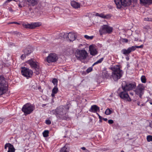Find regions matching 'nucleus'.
<instances>
[{
	"label": "nucleus",
	"mask_w": 152,
	"mask_h": 152,
	"mask_svg": "<svg viewBox=\"0 0 152 152\" xmlns=\"http://www.w3.org/2000/svg\"><path fill=\"white\" fill-rule=\"evenodd\" d=\"M127 91H123L121 92L119 94V96L122 99L127 100L129 101H131V99L129 97L128 93L127 92Z\"/></svg>",
	"instance_id": "4468645a"
},
{
	"label": "nucleus",
	"mask_w": 152,
	"mask_h": 152,
	"mask_svg": "<svg viewBox=\"0 0 152 152\" xmlns=\"http://www.w3.org/2000/svg\"><path fill=\"white\" fill-rule=\"evenodd\" d=\"M69 107L66 106H60L57 108L55 110H53L51 113H55L56 115L58 120H66L67 116L66 115Z\"/></svg>",
	"instance_id": "f257e3e1"
},
{
	"label": "nucleus",
	"mask_w": 152,
	"mask_h": 152,
	"mask_svg": "<svg viewBox=\"0 0 152 152\" xmlns=\"http://www.w3.org/2000/svg\"><path fill=\"white\" fill-rule=\"evenodd\" d=\"M55 94H54V93H53V92H52V94H51V96H52V97H54V96H55Z\"/></svg>",
	"instance_id": "603ef678"
},
{
	"label": "nucleus",
	"mask_w": 152,
	"mask_h": 152,
	"mask_svg": "<svg viewBox=\"0 0 152 152\" xmlns=\"http://www.w3.org/2000/svg\"><path fill=\"white\" fill-rule=\"evenodd\" d=\"M34 109V107L30 103H27L23 105L22 110L25 115H26L31 113Z\"/></svg>",
	"instance_id": "0eeeda50"
},
{
	"label": "nucleus",
	"mask_w": 152,
	"mask_h": 152,
	"mask_svg": "<svg viewBox=\"0 0 152 152\" xmlns=\"http://www.w3.org/2000/svg\"><path fill=\"white\" fill-rule=\"evenodd\" d=\"M84 37L85 38H93L94 36H89L87 35H85L84 36Z\"/></svg>",
	"instance_id": "a19ab883"
},
{
	"label": "nucleus",
	"mask_w": 152,
	"mask_h": 152,
	"mask_svg": "<svg viewBox=\"0 0 152 152\" xmlns=\"http://www.w3.org/2000/svg\"><path fill=\"white\" fill-rule=\"evenodd\" d=\"M113 121L112 120H109L108 121V123L110 124H112L113 123Z\"/></svg>",
	"instance_id": "37998d69"
},
{
	"label": "nucleus",
	"mask_w": 152,
	"mask_h": 152,
	"mask_svg": "<svg viewBox=\"0 0 152 152\" xmlns=\"http://www.w3.org/2000/svg\"><path fill=\"white\" fill-rule=\"evenodd\" d=\"M71 4L73 8L75 9H77L80 7V4L75 1H71Z\"/></svg>",
	"instance_id": "4be33fe9"
},
{
	"label": "nucleus",
	"mask_w": 152,
	"mask_h": 152,
	"mask_svg": "<svg viewBox=\"0 0 152 152\" xmlns=\"http://www.w3.org/2000/svg\"><path fill=\"white\" fill-rule=\"evenodd\" d=\"M67 35V33H65L63 32L60 33L58 34V37L61 38H67L66 35Z\"/></svg>",
	"instance_id": "a878e982"
},
{
	"label": "nucleus",
	"mask_w": 152,
	"mask_h": 152,
	"mask_svg": "<svg viewBox=\"0 0 152 152\" xmlns=\"http://www.w3.org/2000/svg\"><path fill=\"white\" fill-rule=\"evenodd\" d=\"M6 85L4 77L3 76H0V95L3 94L6 92Z\"/></svg>",
	"instance_id": "6e6552de"
},
{
	"label": "nucleus",
	"mask_w": 152,
	"mask_h": 152,
	"mask_svg": "<svg viewBox=\"0 0 152 152\" xmlns=\"http://www.w3.org/2000/svg\"><path fill=\"white\" fill-rule=\"evenodd\" d=\"M140 3L143 5H145L148 4H151L152 0H140Z\"/></svg>",
	"instance_id": "5701e85b"
},
{
	"label": "nucleus",
	"mask_w": 152,
	"mask_h": 152,
	"mask_svg": "<svg viewBox=\"0 0 152 152\" xmlns=\"http://www.w3.org/2000/svg\"><path fill=\"white\" fill-rule=\"evenodd\" d=\"M143 47V44H142L140 46H134L132 47H129L127 49H123L121 50V52L124 55H127L131 52L135 50L136 48H142Z\"/></svg>",
	"instance_id": "9b49d317"
},
{
	"label": "nucleus",
	"mask_w": 152,
	"mask_h": 152,
	"mask_svg": "<svg viewBox=\"0 0 152 152\" xmlns=\"http://www.w3.org/2000/svg\"><path fill=\"white\" fill-rule=\"evenodd\" d=\"M75 56L78 60H85L88 56V53L85 50H77L75 53Z\"/></svg>",
	"instance_id": "20e7f679"
},
{
	"label": "nucleus",
	"mask_w": 152,
	"mask_h": 152,
	"mask_svg": "<svg viewBox=\"0 0 152 152\" xmlns=\"http://www.w3.org/2000/svg\"><path fill=\"white\" fill-rule=\"evenodd\" d=\"M123 91H129L134 89L136 87V83L134 82L123 81L122 83Z\"/></svg>",
	"instance_id": "7ed1b4c3"
},
{
	"label": "nucleus",
	"mask_w": 152,
	"mask_h": 152,
	"mask_svg": "<svg viewBox=\"0 0 152 152\" xmlns=\"http://www.w3.org/2000/svg\"><path fill=\"white\" fill-rule=\"evenodd\" d=\"M113 71L112 75V77L114 81H117L120 78L123 74L122 71L120 69L119 66H115L112 68Z\"/></svg>",
	"instance_id": "f03ea898"
},
{
	"label": "nucleus",
	"mask_w": 152,
	"mask_h": 152,
	"mask_svg": "<svg viewBox=\"0 0 152 152\" xmlns=\"http://www.w3.org/2000/svg\"><path fill=\"white\" fill-rule=\"evenodd\" d=\"M141 81L142 83H146V79L145 76L144 75L142 76L141 78Z\"/></svg>",
	"instance_id": "f704fd0d"
},
{
	"label": "nucleus",
	"mask_w": 152,
	"mask_h": 152,
	"mask_svg": "<svg viewBox=\"0 0 152 152\" xmlns=\"http://www.w3.org/2000/svg\"><path fill=\"white\" fill-rule=\"evenodd\" d=\"M146 138L148 141H152V136L148 135L147 136Z\"/></svg>",
	"instance_id": "e433bc0d"
},
{
	"label": "nucleus",
	"mask_w": 152,
	"mask_h": 152,
	"mask_svg": "<svg viewBox=\"0 0 152 152\" xmlns=\"http://www.w3.org/2000/svg\"><path fill=\"white\" fill-rule=\"evenodd\" d=\"M14 35H16L17 37H23L22 36V34L20 33L17 32H15L14 33Z\"/></svg>",
	"instance_id": "c756f323"
},
{
	"label": "nucleus",
	"mask_w": 152,
	"mask_h": 152,
	"mask_svg": "<svg viewBox=\"0 0 152 152\" xmlns=\"http://www.w3.org/2000/svg\"><path fill=\"white\" fill-rule=\"evenodd\" d=\"M3 121V119L1 118H0V123H2Z\"/></svg>",
	"instance_id": "3c124183"
},
{
	"label": "nucleus",
	"mask_w": 152,
	"mask_h": 152,
	"mask_svg": "<svg viewBox=\"0 0 152 152\" xmlns=\"http://www.w3.org/2000/svg\"><path fill=\"white\" fill-rule=\"evenodd\" d=\"M9 23L10 24H17L18 25H19L20 24L19 23L17 22H11L10 23Z\"/></svg>",
	"instance_id": "a18cd8bd"
},
{
	"label": "nucleus",
	"mask_w": 152,
	"mask_h": 152,
	"mask_svg": "<svg viewBox=\"0 0 152 152\" xmlns=\"http://www.w3.org/2000/svg\"><path fill=\"white\" fill-rule=\"evenodd\" d=\"M32 52V48L31 47L29 46L23 50L24 53L28 56Z\"/></svg>",
	"instance_id": "aec40b11"
},
{
	"label": "nucleus",
	"mask_w": 152,
	"mask_h": 152,
	"mask_svg": "<svg viewBox=\"0 0 152 152\" xmlns=\"http://www.w3.org/2000/svg\"><path fill=\"white\" fill-rule=\"evenodd\" d=\"M26 54H25L24 53V54H22L21 56V59H22V60H23L26 57Z\"/></svg>",
	"instance_id": "ea45409f"
},
{
	"label": "nucleus",
	"mask_w": 152,
	"mask_h": 152,
	"mask_svg": "<svg viewBox=\"0 0 152 152\" xmlns=\"http://www.w3.org/2000/svg\"><path fill=\"white\" fill-rule=\"evenodd\" d=\"M134 41L137 42L138 44H141L144 42L145 41V39L142 40L140 39H135Z\"/></svg>",
	"instance_id": "cd10ccee"
},
{
	"label": "nucleus",
	"mask_w": 152,
	"mask_h": 152,
	"mask_svg": "<svg viewBox=\"0 0 152 152\" xmlns=\"http://www.w3.org/2000/svg\"><path fill=\"white\" fill-rule=\"evenodd\" d=\"M137 104L138 105V106H139L140 105V102H137Z\"/></svg>",
	"instance_id": "bf43d9fd"
},
{
	"label": "nucleus",
	"mask_w": 152,
	"mask_h": 152,
	"mask_svg": "<svg viewBox=\"0 0 152 152\" xmlns=\"http://www.w3.org/2000/svg\"><path fill=\"white\" fill-rule=\"evenodd\" d=\"M52 83H53L55 86H57L58 80L56 78H54L52 80Z\"/></svg>",
	"instance_id": "c9c22d12"
},
{
	"label": "nucleus",
	"mask_w": 152,
	"mask_h": 152,
	"mask_svg": "<svg viewBox=\"0 0 152 152\" xmlns=\"http://www.w3.org/2000/svg\"><path fill=\"white\" fill-rule=\"evenodd\" d=\"M130 94H132V95H133V94L132 93H130Z\"/></svg>",
	"instance_id": "0e129e2a"
},
{
	"label": "nucleus",
	"mask_w": 152,
	"mask_h": 152,
	"mask_svg": "<svg viewBox=\"0 0 152 152\" xmlns=\"http://www.w3.org/2000/svg\"><path fill=\"white\" fill-rule=\"evenodd\" d=\"M41 24L39 23H33L31 24H23L26 28L31 29H33L36 27L39 26Z\"/></svg>",
	"instance_id": "2eb2a0df"
},
{
	"label": "nucleus",
	"mask_w": 152,
	"mask_h": 152,
	"mask_svg": "<svg viewBox=\"0 0 152 152\" xmlns=\"http://www.w3.org/2000/svg\"><path fill=\"white\" fill-rule=\"evenodd\" d=\"M27 63L29 64L32 69L35 70V73L37 75L39 74L40 69L39 65L38 62L36 61L31 59L27 61Z\"/></svg>",
	"instance_id": "423d86ee"
},
{
	"label": "nucleus",
	"mask_w": 152,
	"mask_h": 152,
	"mask_svg": "<svg viewBox=\"0 0 152 152\" xmlns=\"http://www.w3.org/2000/svg\"><path fill=\"white\" fill-rule=\"evenodd\" d=\"M97 115H98V116H99H99H100L99 115L98 113H96Z\"/></svg>",
	"instance_id": "e2e57ef3"
},
{
	"label": "nucleus",
	"mask_w": 152,
	"mask_h": 152,
	"mask_svg": "<svg viewBox=\"0 0 152 152\" xmlns=\"http://www.w3.org/2000/svg\"><path fill=\"white\" fill-rule=\"evenodd\" d=\"M114 1L118 9L121 8L122 6L124 7L129 6L132 3L131 0H114Z\"/></svg>",
	"instance_id": "39448f33"
},
{
	"label": "nucleus",
	"mask_w": 152,
	"mask_h": 152,
	"mask_svg": "<svg viewBox=\"0 0 152 152\" xmlns=\"http://www.w3.org/2000/svg\"><path fill=\"white\" fill-rule=\"evenodd\" d=\"M46 123L48 124H51V122L49 120H46Z\"/></svg>",
	"instance_id": "c03bdc74"
},
{
	"label": "nucleus",
	"mask_w": 152,
	"mask_h": 152,
	"mask_svg": "<svg viewBox=\"0 0 152 152\" xmlns=\"http://www.w3.org/2000/svg\"><path fill=\"white\" fill-rule=\"evenodd\" d=\"M73 40L71 39H68L67 40V41L69 42H72V41L75 40V39H72Z\"/></svg>",
	"instance_id": "de8ad7c7"
},
{
	"label": "nucleus",
	"mask_w": 152,
	"mask_h": 152,
	"mask_svg": "<svg viewBox=\"0 0 152 152\" xmlns=\"http://www.w3.org/2000/svg\"><path fill=\"white\" fill-rule=\"evenodd\" d=\"M145 20H146V21H152V18H145Z\"/></svg>",
	"instance_id": "49530a36"
},
{
	"label": "nucleus",
	"mask_w": 152,
	"mask_h": 152,
	"mask_svg": "<svg viewBox=\"0 0 152 152\" xmlns=\"http://www.w3.org/2000/svg\"><path fill=\"white\" fill-rule=\"evenodd\" d=\"M143 106V104H142L141 105H140V106Z\"/></svg>",
	"instance_id": "69168bd1"
},
{
	"label": "nucleus",
	"mask_w": 152,
	"mask_h": 152,
	"mask_svg": "<svg viewBox=\"0 0 152 152\" xmlns=\"http://www.w3.org/2000/svg\"><path fill=\"white\" fill-rule=\"evenodd\" d=\"M28 5L34 6L36 5L38 3V0H27Z\"/></svg>",
	"instance_id": "6ab92c4d"
},
{
	"label": "nucleus",
	"mask_w": 152,
	"mask_h": 152,
	"mask_svg": "<svg viewBox=\"0 0 152 152\" xmlns=\"http://www.w3.org/2000/svg\"><path fill=\"white\" fill-rule=\"evenodd\" d=\"M103 119L105 121H107V118H103Z\"/></svg>",
	"instance_id": "864d4df0"
},
{
	"label": "nucleus",
	"mask_w": 152,
	"mask_h": 152,
	"mask_svg": "<svg viewBox=\"0 0 152 152\" xmlns=\"http://www.w3.org/2000/svg\"><path fill=\"white\" fill-rule=\"evenodd\" d=\"M32 89L33 90H37L38 89L39 90L41 89V87L38 85L37 83H35L32 86Z\"/></svg>",
	"instance_id": "bb28decb"
},
{
	"label": "nucleus",
	"mask_w": 152,
	"mask_h": 152,
	"mask_svg": "<svg viewBox=\"0 0 152 152\" xmlns=\"http://www.w3.org/2000/svg\"><path fill=\"white\" fill-rule=\"evenodd\" d=\"M8 9L11 12H13L14 11L12 9V8L11 7L9 8Z\"/></svg>",
	"instance_id": "09e8293b"
},
{
	"label": "nucleus",
	"mask_w": 152,
	"mask_h": 152,
	"mask_svg": "<svg viewBox=\"0 0 152 152\" xmlns=\"http://www.w3.org/2000/svg\"><path fill=\"white\" fill-rule=\"evenodd\" d=\"M102 75L103 77L107 78L109 77L110 74L107 71L104 70L102 73Z\"/></svg>",
	"instance_id": "b1692460"
},
{
	"label": "nucleus",
	"mask_w": 152,
	"mask_h": 152,
	"mask_svg": "<svg viewBox=\"0 0 152 152\" xmlns=\"http://www.w3.org/2000/svg\"><path fill=\"white\" fill-rule=\"evenodd\" d=\"M69 148L68 147H66L65 145L64 147L62 148L60 151V152H69Z\"/></svg>",
	"instance_id": "393cba45"
},
{
	"label": "nucleus",
	"mask_w": 152,
	"mask_h": 152,
	"mask_svg": "<svg viewBox=\"0 0 152 152\" xmlns=\"http://www.w3.org/2000/svg\"><path fill=\"white\" fill-rule=\"evenodd\" d=\"M128 40L126 39H120V42L121 44H123L124 43H127Z\"/></svg>",
	"instance_id": "c85d7f7f"
},
{
	"label": "nucleus",
	"mask_w": 152,
	"mask_h": 152,
	"mask_svg": "<svg viewBox=\"0 0 152 152\" xmlns=\"http://www.w3.org/2000/svg\"><path fill=\"white\" fill-rule=\"evenodd\" d=\"M67 38H76L79 37L77 35L76 33L73 32H70L69 33H67L66 35Z\"/></svg>",
	"instance_id": "412c9836"
},
{
	"label": "nucleus",
	"mask_w": 152,
	"mask_h": 152,
	"mask_svg": "<svg viewBox=\"0 0 152 152\" xmlns=\"http://www.w3.org/2000/svg\"><path fill=\"white\" fill-rule=\"evenodd\" d=\"M121 152H124V151H121Z\"/></svg>",
	"instance_id": "774afa93"
},
{
	"label": "nucleus",
	"mask_w": 152,
	"mask_h": 152,
	"mask_svg": "<svg viewBox=\"0 0 152 152\" xmlns=\"http://www.w3.org/2000/svg\"><path fill=\"white\" fill-rule=\"evenodd\" d=\"M113 28L107 25H104L102 26L99 30L100 35L106 33L110 34L113 31Z\"/></svg>",
	"instance_id": "9d476101"
},
{
	"label": "nucleus",
	"mask_w": 152,
	"mask_h": 152,
	"mask_svg": "<svg viewBox=\"0 0 152 152\" xmlns=\"http://www.w3.org/2000/svg\"><path fill=\"white\" fill-rule=\"evenodd\" d=\"M89 50L91 55L94 56L97 54V52L96 48L93 45H90L89 47Z\"/></svg>",
	"instance_id": "a211bd4d"
},
{
	"label": "nucleus",
	"mask_w": 152,
	"mask_h": 152,
	"mask_svg": "<svg viewBox=\"0 0 152 152\" xmlns=\"http://www.w3.org/2000/svg\"><path fill=\"white\" fill-rule=\"evenodd\" d=\"M103 58H101L99 59L96 62L94 63L92 65V66H94V65L96 64H97L100 63L103 61Z\"/></svg>",
	"instance_id": "473e14b6"
},
{
	"label": "nucleus",
	"mask_w": 152,
	"mask_h": 152,
	"mask_svg": "<svg viewBox=\"0 0 152 152\" xmlns=\"http://www.w3.org/2000/svg\"><path fill=\"white\" fill-rule=\"evenodd\" d=\"M112 113V111L109 109L107 108L105 112V113L107 115H109Z\"/></svg>",
	"instance_id": "2f4dec72"
},
{
	"label": "nucleus",
	"mask_w": 152,
	"mask_h": 152,
	"mask_svg": "<svg viewBox=\"0 0 152 152\" xmlns=\"http://www.w3.org/2000/svg\"><path fill=\"white\" fill-rule=\"evenodd\" d=\"M58 88L57 86H55L54 87L53 89L52 90V92L54 93V94H56L58 92Z\"/></svg>",
	"instance_id": "72a5a7b5"
},
{
	"label": "nucleus",
	"mask_w": 152,
	"mask_h": 152,
	"mask_svg": "<svg viewBox=\"0 0 152 152\" xmlns=\"http://www.w3.org/2000/svg\"><path fill=\"white\" fill-rule=\"evenodd\" d=\"M58 59L57 55L55 53L50 54L47 58V61L51 63L56 61Z\"/></svg>",
	"instance_id": "ddd939ff"
},
{
	"label": "nucleus",
	"mask_w": 152,
	"mask_h": 152,
	"mask_svg": "<svg viewBox=\"0 0 152 152\" xmlns=\"http://www.w3.org/2000/svg\"><path fill=\"white\" fill-rule=\"evenodd\" d=\"M99 121L100 122H102V119H99Z\"/></svg>",
	"instance_id": "680f3d73"
},
{
	"label": "nucleus",
	"mask_w": 152,
	"mask_h": 152,
	"mask_svg": "<svg viewBox=\"0 0 152 152\" xmlns=\"http://www.w3.org/2000/svg\"><path fill=\"white\" fill-rule=\"evenodd\" d=\"M144 88L143 84H139L134 91L136 94L139 96L140 98H141L142 95L143 94Z\"/></svg>",
	"instance_id": "f8f14e48"
},
{
	"label": "nucleus",
	"mask_w": 152,
	"mask_h": 152,
	"mask_svg": "<svg viewBox=\"0 0 152 152\" xmlns=\"http://www.w3.org/2000/svg\"><path fill=\"white\" fill-rule=\"evenodd\" d=\"M107 16L108 15H105L102 14H100V15L99 17L102 18H107Z\"/></svg>",
	"instance_id": "4c0bfd02"
},
{
	"label": "nucleus",
	"mask_w": 152,
	"mask_h": 152,
	"mask_svg": "<svg viewBox=\"0 0 152 152\" xmlns=\"http://www.w3.org/2000/svg\"><path fill=\"white\" fill-rule=\"evenodd\" d=\"M103 118L101 116H99V119H103Z\"/></svg>",
	"instance_id": "4d7b16f0"
},
{
	"label": "nucleus",
	"mask_w": 152,
	"mask_h": 152,
	"mask_svg": "<svg viewBox=\"0 0 152 152\" xmlns=\"http://www.w3.org/2000/svg\"><path fill=\"white\" fill-rule=\"evenodd\" d=\"M96 15L97 16H99L100 15V14H99L98 13H96Z\"/></svg>",
	"instance_id": "6e6d98bb"
},
{
	"label": "nucleus",
	"mask_w": 152,
	"mask_h": 152,
	"mask_svg": "<svg viewBox=\"0 0 152 152\" xmlns=\"http://www.w3.org/2000/svg\"><path fill=\"white\" fill-rule=\"evenodd\" d=\"M21 71L22 75L27 78L31 77L33 74L32 70L24 67L21 68Z\"/></svg>",
	"instance_id": "1a4fd4ad"
},
{
	"label": "nucleus",
	"mask_w": 152,
	"mask_h": 152,
	"mask_svg": "<svg viewBox=\"0 0 152 152\" xmlns=\"http://www.w3.org/2000/svg\"><path fill=\"white\" fill-rule=\"evenodd\" d=\"M8 148V150L7 152H15V149L13 145L10 143H7L5 145L4 148L6 149Z\"/></svg>",
	"instance_id": "dca6fc26"
},
{
	"label": "nucleus",
	"mask_w": 152,
	"mask_h": 152,
	"mask_svg": "<svg viewBox=\"0 0 152 152\" xmlns=\"http://www.w3.org/2000/svg\"><path fill=\"white\" fill-rule=\"evenodd\" d=\"M81 148L83 150L85 151L86 152H87L89 151L88 150H87L85 147H81Z\"/></svg>",
	"instance_id": "79ce46f5"
},
{
	"label": "nucleus",
	"mask_w": 152,
	"mask_h": 152,
	"mask_svg": "<svg viewBox=\"0 0 152 152\" xmlns=\"http://www.w3.org/2000/svg\"><path fill=\"white\" fill-rule=\"evenodd\" d=\"M92 70V67H89L86 70V72L87 73H88L91 72Z\"/></svg>",
	"instance_id": "58836bf2"
},
{
	"label": "nucleus",
	"mask_w": 152,
	"mask_h": 152,
	"mask_svg": "<svg viewBox=\"0 0 152 152\" xmlns=\"http://www.w3.org/2000/svg\"><path fill=\"white\" fill-rule=\"evenodd\" d=\"M89 111L92 113H96L97 112H99L100 111L99 108L96 105H93L91 106Z\"/></svg>",
	"instance_id": "f3484780"
},
{
	"label": "nucleus",
	"mask_w": 152,
	"mask_h": 152,
	"mask_svg": "<svg viewBox=\"0 0 152 152\" xmlns=\"http://www.w3.org/2000/svg\"><path fill=\"white\" fill-rule=\"evenodd\" d=\"M126 60L127 61H128L129 59V58L128 56L126 57Z\"/></svg>",
	"instance_id": "5fc2aeb1"
},
{
	"label": "nucleus",
	"mask_w": 152,
	"mask_h": 152,
	"mask_svg": "<svg viewBox=\"0 0 152 152\" xmlns=\"http://www.w3.org/2000/svg\"><path fill=\"white\" fill-rule=\"evenodd\" d=\"M149 126L151 128H152V124L151 123H150Z\"/></svg>",
	"instance_id": "13d9d810"
},
{
	"label": "nucleus",
	"mask_w": 152,
	"mask_h": 152,
	"mask_svg": "<svg viewBox=\"0 0 152 152\" xmlns=\"http://www.w3.org/2000/svg\"><path fill=\"white\" fill-rule=\"evenodd\" d=\"M147 28L148 29V28H149V27H147Z\"/></svg>",
	"instance_id": "338daca9"
},
{
	"label": "nucleus",
	"mask_w": 152,
	"mask_h": 152,
	"mask_svg": "<svg viewBox=\"0 0 152 152\" xmlns=\"http://www.w3.org/2000/svg\"><path fill=\"white\" fill-rule=\"evenodd\" d=\"M149 103L151 104H152V101H150V102H149Z\"/></svg>",
	"instance_id": "052dcab7"
},
{
	"label": "nucleus",
	"mask_w": 152,
	"mask_h": 152,
	"mask_svg": "<svg viewBox=\"0 0 152 152\" xmlns=\"http://www.w3.org/2000/svg\"><path fill=\"white\" fill-rule=\"evenodd\" d=\"M18 5L19 7L20 8H21L23 7V6L20 3L18 4ZM23 6H24V5H23Z\"/></svg>",
	"instance_id": "8fccbe9b"
},
{
	"label": "nucleus",
	"mask_w": 152,
	"mask_h": 152,
	"mask_svg": "<svg viewBox=\"0 0 152 152\" xmlns=\"http://www.w3.org/2000/svg\"><path fill=\"white\" fill-rule=\"evenodd\" d=\"M49 131L48 130H45L43 132V135L44 137H47L48 136Z\"/></svg>",
	"instance_id": "7c9ffc66"
}]
</instances>
